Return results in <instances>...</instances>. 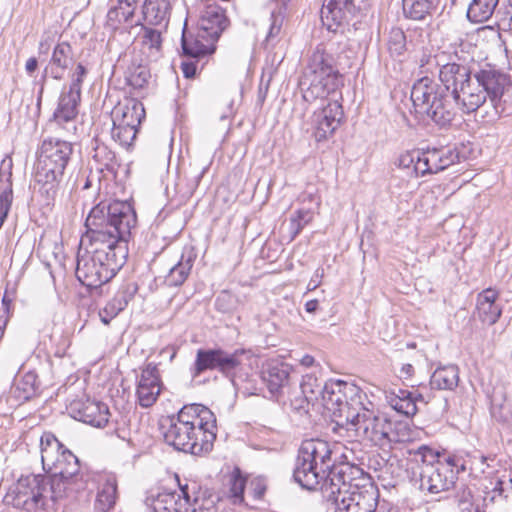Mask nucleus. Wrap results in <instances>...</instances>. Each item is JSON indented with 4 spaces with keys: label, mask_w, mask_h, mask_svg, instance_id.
Listing matches in <instances>:
<instances>
[{
    "label": "nucleus",
    "mask_w": 512,
    "mask_h": 512,
    "mask_svg": "<svg viewBox=\"0 0 512 512\" xmlns=\"http://www.w3.org/2000/svg\"><path fill=\"white\" fill-rule=\"evenodd\" d=\"M487 100L485 89L477 79L476 71L470 76L457 94L452 98L453 104L465 114L477 111Z\"/></svg>",
    "instance_id": "nucleus-19"
},
{
    "label": "nucleus",
    "mask_w": 512,
    "mask_h": 512,
    "mask_svg": "<svg viewBox=\"0 0 512 512\" xmlns=\"http://www.w3.org/2000/svg\"><path fill=\"white\" fill-rule=\"evenodd\" d=\"M267 489V485L265 479L262 477L254 478L250 483V491L253 494V497L257 500H260L265 495Z\"/></svg>",
    "instance_id": "nucleus-55"
},
{
    "label": "nucleus",
    "mask_w": 512,
    "mask_h": 512,
    "mask_svg": "<svg viewBox=\"0 0 512 512\" xmlns=\"http://www.w3.org/2000/svg\"><path fill=\"white\" fill-rule=\"evenodd\" d=\"M144 118V106L136 99H128L124 103H119L112 111L113 124L124 125L126 127L129 126L138 129Z\"/></svg>",
    "instance_id": "nucleus-26"
},
{
    "label": "nucleus",
    "mask_w": 512,
    "mask_h": 512,
    "mask_svg": "<svg viewBox=\"0 0 512 512\" xmlns=\"http://www.w3.org/2000/svg\"><path fill=\"white\" fill-rule=\"evenodd\" d=\"M504 407H497L496 405H492L491 414L497 420L501 422H505L509 418V411L504 412Z\"/></svg>",
    "instance_id": "nucleus-59"
},
{
    "label": "nucleus",
    "mask_w": 512,
    "mask_h": 512,
    "mask_svg": "<svg viewBox=\"0 0 512 512\" xmlns=\"http://www.w3.org/2000/svg\"><path fill=\"white\" fill-rule=\"evenodd\" d=\"M138 129L124 125L113 124L111 137L121 146L129 148L136 139Z\"/></svg>",
    "instance_id": "nucleus-50"
},
{
    "label": "nucleus",
    "mask_w": 512,
    "mask_h": 512,
    "mask_svg": "<svg viewBox=\"0 0 512 512\" xmlns=\"http://www.w3.org/2000/svg\"><path fill=\"white\" fill-rule=\"evenodd\" d=\"M92 159L101 172L104 170L115 172L119 166L115 152L97 138L92 140Z\"/></svg>",
    "instance_id": "nucleus-35"
},
{
    "label": "nucleus",
    "mask_w": 512,
    "mask_h": 512,
    "mask_svg": "<svg viewBox=\"0 0 512 512\" xmlns=\"http://www.w3.org/2000/svg\"><path fill=\"white\" fill-rule=\"evenodd\" d=\"M386 440L388 449H391L393 444L410 442L412 430L407 422L389 420Z\"/></svg>",
    "instance_id": "nucleus-46"
},
{
    "label": "nucleus",
    "mask_w": 512,
    "mask_h": 512,
    "mask_svg": "<svg viewBox=\"0 0 512 512\" xmlns=\"http://www.w3.org/2000/svg\"><path fill=\"white\" fill-rule=\"evenodd\" d=\"M304 75L306 79L310 76L323 79L336 78V82L342 83V76L336 68L334 56L320 46L310 56Z\"/></svg>",
    "instance_id": "nucleus-23"
},
{
    "label": "nucleus",
    "mask_w": 512,
    "mask_h": 512,
    "mask_svg": "<svg viewBox=\"0 0 512 512\" xmlns=\"http://www.w3.org/2000/svg\"><path fill=\"white\" fill-rule=\"evenodd\" d=\"M230 298V295L228 293H221L215 302V305L218 310L226 312L229 310V307L225 304V302Z\"/></svg>",
    "instance_id": "nucleus-60"
},
{
    "label": "nucleus",
    "mask_w": 512,
    "mask_h": 512,
    "mask_svg": "<svg viewBox=\"0 0 512 512\" xmlns=\"http://www.w3.org/2000/svg\"><path fill=\"white\" fill-rule=\"evenodd\" d=\"M74 63V50L67 41L58 42L52 50L51 58L48 62L51 69V78L57 81L63 79L66 71Z\"/></svg>",
    "instance_id": "nucleus-29"
},
{
    "label": "nucleus",
    "mask_w": 512,
    "mask_h": 512,
    "mask_svg": "<svg viewBox=\"0 0 512 512\" xmlns=\"http://www.w3.org/2000/svg\"><path fill=\"white\" fill-rule=\"evenodd\" d=\"M136 292L137 286L134 284L122 286L115 296L105 305L104 312L110 317H116L134 298Z\"/></svg>",
    "instance_id": "nucleus-37"
},
{
    "label": "nucleus",
    "mask_w": 512,
    "mask_h": 512,
    "mask_svg": "<svg viewBox=\"0 0 512 512\" xmlns=\"http://www.w3.org/2000/svg\"><path fill=\"white\" fill-rule=\"evenodd\" d=\"M133 16L134 8L124 6L122 1H118V5L108 11L106 25L112 30H117L123 23L132 25Z\"/></svg>",
    "instance_id": "nucleus-47"
},
{
    "label": "nucleus",
    "mask_w": 512,
    "mask_h": 512,
    "mask_svg": "<svg viewBox=\"0 0 512 512\" xmlns=\"http://www.w3.org/2000/svg\"><path fill=\"white\" fill-rule=\"evenodd\" d=\"M116 499L117 482L115 478L109 477L97 493L95 509L99 512H109L114 507Z\"/></svg>",
    "instance_id": "nucleus-40"
},
{
    "label": "nucleus",
    "mask_w": 512,
    "mask_h": 512,
    "mask_svg": "<svg viewBox=\"0 0 512 512\" xmlns=\"http://www.w3.org/2000/svg\"><path fill=\"white\" fill-rule=\"evenodd\" d=\"M229 497L234 504H241L244 502V490L246 486V479L242 476L239 468H235L231 474L229 481Z\"/></svg>",
    "instance_id": "nucleus-49"
},
{
    "label": "nucleus",
    "mask_w": 512,
    "mask_h": 512,
    "mask_svg": "<svg viewBox=\"0 0 512 512\" xmlns=\"http://www.w3.org/2000/svg\"><path fill=\"white\" fill-rule=\"evenodd\" d=\"M52 43V39L50 37L44 38L39 43V53L47 54Z\"/></svg>",
    "instance_id": "nucleus-63"
},
{
    "label": "nucleus",
    "mask_w": 512,
    "mask_h": 512,
    "mask_svg": "<svg viewBox=\"0 0 512 512\" xmlns=\"http://www.w3.org/2000/svg\"><path fill=\"white\" fill-rule=\"evenodd\" d=\"M319 302L316 299L309 300L305 304V310L308 313H315L318 309Z\"/></svg>",
    "instance_id": "nucleus-64"
},
{
    "label": "nucleus",
    "mask_w": 512,
    "mask_h": 512,
    "mask_svg": "<svg viewBox=\"0 0 512 512\" xmlns=\"http://www.w3.org/2000/svg\"><path fill=\"white\" fill-rule=\"evenodd\" d=\"M90 250L77 255L76 277L89 289L100 288L109 282L123 266L126 258L125 247L116 249L90 244Z\"/></svg>",
    "instance_id": "nucleus-7"
},
{
    "label": "nucleus",
    "mask_w": 512,
    "mask_h": 512,
    "mask_svg": "<svg viewBox=\"0 0 512 512\" xmlns=\"http://www.w3.org/2000/svg\"><path fill=\"white\" fill-rule=\"evenodd\" d=\"M388 50L392 56L400 57L404 55L410 47H414L412 39H408L404 31L399 27H393L389 32Z\"/></svg>",
    "instance_id": "nucleus-44"
},
{
    "label": "nucleus",
    "mask_w": 512,
    "mask_h": 512,
    "mask_svg": "<svg viewBox=\"0 0 512 512\" xmlns=\"http://www.w3.org/2000/svg\"><path fill=\"white\" fill-rule=\"evenodd\" d=\"M87 75V67L81 62L77 63L75 68L68 74L69 84L66 85L67 90L81 95L82 84Z\"/></svg>",
    "instance_id": "nucleus-53"
},
{
    "label": "nucleus",
    "mask_w": 512,
    "mask_h": 512,
    "mask_svg": "<svg viewBox=\"0 0 512 512\" xmlns=\"http://www.w3.org/2000/svg\"><path fill=\"white\" fill-rule=\"evenodd\" d=\"M417 158H421V151H407L399 156L397 165L400 168L413 167V170L416 173V166L418 162Z\"/></svg>",
    "instance_id": "nucleus-54"
},
{
    "label": "nucleus",
    "mask_w": 512,
    "mask_h": 512,
    "mask_svg": "<svg viewBox=\"0 0 512 512\" xmlns=\"http://www.w3.org/2000/svg\"><path fill=\"white\" fill-rule=\"evenodd\" d=\"M137 223L136 213L126 201H101L88 214L86 233L81 238V245L89 241L93 245L107 248L125 247L131 237V231Z\"/></svg>",
    "instance_id": "nucleus-3"
},
{
    "label": "nucleus",
    "mask_w": 512,
    "mask_h": 512,
    "mask_svg": "<svg viewBox=\"0 0 512 512\" xmlns=\"http://www.w3.org/2000/svg\"><path fill=\"white\" fill-rule=\"evenodd\" d=\"M410 98L416 114L427 116L440 127L450 126L456 117V107L450 95L427 76L413 84Z\"/></svg>",
    "instance_id": "nucleus-8"
},
{
    "label": "nucleus",
    "mask_w": 512,
    "mask_h": 512,
    "mask_svg": "<svg viewBox=\"0 0 512 512\" xmlns=\"http://www.w3.org/2000/svg\"><path fill=\"white\" fill-rule=\"evenodd\" d=\"M73 144L56 137L43 139L38 150L35 181L41 193L54 198L72 161Z\"/></svg>",
    "instance_id": "nucleus-6"
},
{
    "label": "nucleus",
    "mask_w": 512,
    "mask_h": 512,
    "mask_svg": "<svg viewBox=\"0 0 512 512\" xmlns=\"http://www.w3.org/2000/svg\"><path fill=\"white\" fill-rule=\"evenodd\" d=\"M243 349L229 352L222 348L198 349L194 364L191 368L192 378L199 377L204 371L217 370L222 375L231 379L237 386L235 373L242 364Z\"/></svg>",
    "instance_id": "nucleus-10"
},
{
    "label": "nucleus",
    "mask_w": 512,
    "mask_h": 512,
    "mask_svg": "<svg viewBox=\"0 0 512 512\" xmlns=\"http://www.w3.org/2000/svg\"><path fill=\"white\" fill-rule=\"evenodd\" d=\"M184 424L186 426L198 427L199 430L206 429L216 432V417L214 413L204 405L190 404L183 406L176 416H168L161 423V428L166 427V423Z\"/></svg>",
    "instance_id": "nucleus-15"
},
{
    "label": "nucleus",
    "mask_w": 512,
    "mask_h": 512,
    "mask_svg": "<svg viewBox=\"0 0 512 512\" xmlns=\"http://www.w3.org/2000/svg\"><path fill=\"white\" fill-rule=\"evenodd\" d=\"M71 417L94 427H104L109 421L110 411L105 403L87 399H77L70 403Z\"/></svg>",
    "instance_id": "nucleus-18"
},
{
    "label": "nucleus",
    "mask_w": 512,
    "mask_h": 512,
    "mask_svg": "<svg viewBox=\"0 0 512 512\" xmlns=\"http://www.w3.org/2000/svg\"><path fill=\"white\" fill-rule=\"evenodd\" d=\"M151 77L148 67L141 63L132 62L126 72L125 81L135 90L143 89Z\"/></svg>",
    "instance_id": "nucleus-45"
},
{
    "label": "nucleus",
    "mask_w": 512,
    "mask_h": 512,
    "mask_svg": "<svg viewBox=\"0 0 512 512\" xmlns=\"http://www.w3.org/2000/svg\"><path fill=\"white\" fill-rule=\"evenodd\" d=\"M48 77H51V69L49 70V66L46 65V67L44 68V70L42 72L41 77L37 81H35V84L39 87L38 92H37L38 103H40V101L43 97L44 90H45V87L48 82Z\"/></svg>",
    "instance_id": "nucleus-56"
},
{
    "label": "nucleus",
    "mask_w": 512,
    "mask_h": 512,
    "mask_svg": "<svg viewBox=\"0 0 512 512\" xmlns=\"http://www.w3.org/2000/svg\"><path fill=\"white\" fill-rule=\"evenodd\" d=\"M81 102V95L67 90L63 86L58 99V105L53 113V118L58 124L70 122L78 115V107Z\"/></svg>",
    "instance_id": "nucleus-31"
},
{
    "label": "nucleus",
    "mask_w": 512,
    "mask_h": 512,
    "mask_svg": "<svg viewBox=\"0 0 512 512\" xmlns=\"http://www.w3.org/2000/svg\"><path fill=\"white\" fill-rule=\"evenodd\" d=\"M344 119V111L338 100L329 101L315 111L311 118L312 135L317 142L328 140L334 135Z\"/></svg>",
    "instance_id": "nucleus-13"
},
{
    "label": "nucleus",
    "mask_w": 512,
    "mask_h": 512,
    "mask_svg": "<svg viewBox=\"0 0 512 512\" xmlns=\"http://www.w3.org/2000/svg\"><path fill=\"white\" fill-rule=\"evenodd\" d=\"M368 405L372 403L367 401L366 394L357 386L355 395L345 396L340 419H343L348 426L356 420V415H361L370 409Z\"/></svg>",
    "instance_id": "nucleus-34"
},
{
    "label": "nucleus",
    "mask_w": 512,
    "mask_h": 512,
    "mask_svg": "<svg viewBox=\"0 0 512 512\" xmlns=\"http://www.w3.org/2000/svg\"><path fill=\"white\" fill-rule=\"evenodd\" d=\"M171 11L170 0H145L142 20L151 26H166Z\"/></svg>",
    "instance_id": "nucleus-32"
},
{
    "label": "nucleus",
    "mask_w": 512,
    "mask_h": 512,
    "mask_svg": "<svg viewBox=\"0 0 512 512\" xmlns=\"http://www.w3.org/2000/svg\"><path fill=\"white\" fill-rule=\"evenodd\" d=\"M459 370L455 365L437 368L431 376L430 385L440 390H453L458 386Z\"/></svg>",
    "instance_id": "nucleus-36"
},
{
    "label": "nucleus",
    "mask_w": 512,
    "mask_h": 512,
    "mask_svg": "<svg viewBox=\"0 0 512 512\" xmlns=\"http://www.w3.org/2000/svg\"><path fill=\"white\" fill-rule=\"evenodd\" d=\"M499 0H472L468 6L467 18L473 23H483L489 20Z\"/></svg>",
    "instance_id": "nucleus-41"
},
{
    "label": "nucleus",
    "mask_w": 512,
    "mask_h": 512,
    "mask_svg": "<svg viewBox=\"0 0 512 512\" xmlns=\"http://www.w3.org/2000/svg\"><path fill=\"white\" fill-rule=\"evenodd\" d=\"M323 277L324 269L322 267L317 268L308 283V290L313 291L317 289L320 286Z\"/></svg>",
    "instance_id": "nucleus-57"
},
{
    "label": "nucleus",
    "mask_w": 512,
    "mask_h": 512,
    "mask_svg": "<svg viewBox=\"0 0 512 512\" xmlns=\"http://www.w3.org/2000/svg\"><path fill=\"white\" fill-rule=\"evenodd\" d=\"M196 259V253L192 248L184 249L180 260L175 264L165 277L168 286H181L188 278Z\"/></svg>",
    "instance_id": "nucleus-33"
},
{
    "label": "nucleus",
    "mask_w": 512,
    "mask_h": 512,
    "mask_svg": "<svg viewBox=\"0 0 512 512\" xmlns=\"http://www.w3.org/2000/svg\"><path fill=\"white\" fill-rule=\"evenodd\" d=\"M323 498L335 512H375L379 490L371 477L355 464L339 466L331 482L320 486Z\"/></svg>",
    "instance_id": "nucleus-2"
},
{
    "label": "nucleus",
    "mask_w": 512,
    "mask_h": 512,
    "mask_svg": "<svg viewBox=\"0 0 512 512\" xmlns=\"http://www.w3.org/2000/svg\"><path fill=\"white\" fill-rule=\"evenodd\" d=\"M181 69L186 78H193L196 75L197 66L192 61H184L181 64Z\"/></svg>",
    "instance_id": "nucleus-58"
},
{
    "label": "nucleus",
    "mask_w": 512,
    "mask_h": 512,
    "mask_svg": "<svg viewBox=\"0 0 512 512\" xmlns=\"http://www.w3.org/2000/svg\"><path fill=\"white\" fill-rule=\"evenodd\" d=\"M359 10L358 0H325L321 8V21L329 31L337 32Z\"/></svg>",
    "instance_id": "nucleus-16"
},
{
    "label": "nucleus",
    "mask_w": 512,
    "mask_h": 512,
    "mask_svg": "<svg viewBox=\"0 0 512 512\" xmlns=\"http://www.w3.org/2000/svg\"><path fill=\"white\" fill-rule=\"evenodd\" d=\"M341 82H336V78L323 79L310 76L304 77L301 82L302 97L306 102H312L316 99H323L330 94H335Z\"/></svg>",
    "instance_id": "nucleus-28"
},
{
    "label": "nucleus",
    "mask_w": 512,
    "mask_h": 512,
    "mask_svg": "<svg viewBox=\"0 0 512 512\" xmlns=\"http://www.w3.org/2000/svg\"><path fill=\"white\" fill-rule=\"evenodd\" d=\"M460 512H481V510L475 507L472 502L461 500Z\"/></svg>",
    "instance_id": "nucleus-62"
},
{
    "label": "nucleus",
    "mask_w": 512,
    "mask_h": 512,
    "mask_svg": "<svg viewBox=\"0 0 512 512\" xmlns=\"http://www.w3.org/2000/svg\"><path fill=\"white\" fill-rule=\"evenodd\" d=\"M389 418L369 409L361 415H356V420L348 425L347 430H353L357 437L370 442L374 446L385 450Z\"/></svg>",
    "instance_id": "nucleus-11"
},
{
    "label": "nucleus",
    "mask_w": 512,
    "mask_h": 512,
    "mask_svg": "<svg viewBox=\"0 0 512 512\" xmlns=\"http://www.w3.org/2000/svg\"><path fill=\"white\" fill-rule=\"evenodd\" d=\"M349 462H337L333 446L322 439H307L301 443L293 477L302 488L314 490L322 482H331L336 468Z\"/></svg>",
    "instance_id": "nucleus-5"
},
{
    "label": "nucleus",
    "mask_w": 512,
    "mask_h": 512,
    "mask_svg": "<svg viewBox=\"0 0 512 512\" xmlns=\"http://www.w3.org/2000/svg\"><path fill=\"white\" fill-rule=\"evenodd\" d=\"M357 391V385L343 380H329L326 382V390L321 398L324 407L332 412L335 417H341L345 396H353Z\"/></svg>",
    "instance_id": "nucleus-24"
},
{
    "label": "nucleus",
    "mask_w": 512,
    "mask_h": 512,
    "mask_svg": "<svg viewBox=\"0 0 512 512\" xmlns=\"http://www.w3.org/2000/svg\"><path fill=\"white\" fill-rule=\"evenodd\" d=\"M386 402L398 413L413 416L417 413V400H422L421 394L414 395L411 391L402 388H393L384 391Z\"/></svg>",
    "instance_id": "nucleus-30"
},
{
    "label": "nucleus",
    "mask_w": 512,
    "mask_h": 512,
    "mask_svg": "<svg viewBox=\"0 0 512 512\" xmlns=\"http://www.w3.org/2000/svg\"><path fill=\"white\" fill-rule=\"evenodd\" d=\"M160 392L161 378L158 366L152 362L147 363L142 369L136 391L140 406L151 407L157 401Z\"/></svg>",
    "instance_id": "nucleus-20"
},
{
    "label": "nucleus",
    "mask_w": 512,
    "mask_h": 512,
    "mask_svg": "<svg viewBox=\"0 0 512 512\" xmlns=\"http://www.w3.org/2000/svg\"><path fill=\"white\" fill-rule=\"evenodd\" d=\"M37 389V375L34 372H28L17 383L15 392H18V398L29 400L36 395Z\"/></svg>",
    "instance_id": "nucleus-48"
},
{
    "label": "nucleus",
    "mask_w": 512,
    "mask_h": 512,
    "mask_svg": "<svg viewBox=\"0 0 512 512\" xmlns=\"http://www.w3.org/2000/svg\"><path fill=\"white\" fill-rule=\"evenodd\" d=\"M312 219L313 213L310 210H297L290 218L289 230L291 240L295 239Z\"/></svg>",
    "instance_id": "nucleus-51"
},
{
    "label": "nucleus",
    "mask_w": 512,
    "mask_h": 512,
    "mask_svg": "<svg viewBox=\"0 0 512 512\" xmlns=\"http://www.w3.org/2000/svg\"><path fill=\"white\" fill-rule=\"evenodd\" d=\"M228 25L229 20L221 7L208 6L199 21L198 36L215 43Z\"/></svg>",
    "instance_id": "nucleus-22"
},
{
    "label": "nucleus",
    "mask_w": 512,
    "mask_h": 512,
    "mask_svg": "<svg viewBox=\"0 0 512 512\" xmlns=\"http://www.w3.org/2000/svg\"><path fill=\"white\" fill-rule=\"evenodd\" d=\"M439 0H402L403 13L407 18L423 20L437 8Z\"/></svg>",
    "instance_id": "nucleus-39"
},
{
    "label": "nucleus",
    "mask_w": 512,
    "mask_h": 512,
    "mask_svg": "<svg viewBox=\"0 0 512 512\" xmlns=\"http://www.w3.org/2000/svg\"><path fill=\"white\" fill-rule=\"evenodd\" d=\"M459 159L460 153L456 147L428 148L421 151V158H417L416 176L438 173L457 163Z\"/></svg>",
    "instance_id": "nucleus-14"
},
{
    "label": "nucleus",
    "mask_w": 512,
    "mask_h": 512,
    "mask_svg": "<svg viewBox=\"0 0 512 512\" xmlns=\"http://www.w3.org/2000/svg\"><path fill=\"white\" fill-rule=\"evenodd\" d=\"M40 451L43 469L51 473V477L22 476L6 496L8 503L24 512H48L68 490L79 491L87 483L79 459L53 433L42 434Z\"/></svg>",
    "instance_id": "nucleus-1"
},
{
    "label": "nucleus",
    "mask_w": 512,
    "mask_h": 512,
    "mask_svg": "<svg viewBox=\"0 0 512 512\" xmlns=\"http://www.w3.org/2000/svg\"><path fill=\"white\" fill-rule=\"evenodd\" d=\"M181 496L175 502L174 510L164 506V500L158 497L153 503V512H217L215 499L206 492L196 494L197 485L179 484Z\"/></svg>",
    "instance_id": "nucleus-12"
},
{
    "label": "nucleus",
    "mask_w": 512,
    "mask_h": 512,
    "mask_svg": "<svg viewBox=\"0 0 512 512\" xmlns=\"http://www.w3.org/2000/svg\"><path fill=\"white\" fill-rule=\"evenodd\" d=\"M459 462L455 455L442 460L437 450L425 444L406 451V473L410 482L420 491L433 495L447 492L454 486V466Z\"/></svg>",
    "instance_id": "nucleus-4"
},
{
    "label": "nucleus",
    "mask_w": 512,
    "mask_h": 512,
    "mask_svg": "<svg viewBox=\"0 0 512 512\" xmlns=\"http://www.w3.org/2000/svg\"><path fill=\"white\" fill-rule=\"evenodd\" d=\"M136 25H141L143 30L141 37L143 49L147 50L148 57L156 60L160 55L162 47L161 31L147 27L141 23L140 19L137 20Z\"/></svg>",
    "instance_id": "nucleus-42"
},
{
    "label": "nucleus",
    "mask_w": 512,
    "mask_h": 512,
    "mask_svg": "<svg viewBox=\"0 0 512 512\" xmlns=\"http://www.w3.org/2000/svg\"><path fill=\"white\" fill-rule=\"evenodd\" d=\"M38 68V60L35 57H30L25 64V70L29 75H32Z\"/></svg>",
    "instance_id": "nucleus-61"
},
{
    "label": "nucleus",
    "mask_w": 512,
    "mask_h": 512,
    "mask_svg": "<svg viewBox=\"0 0 512 512\" xmlns=\"http://www.w3.org/2000/svg\"><path fill=\"white\" fill-rule=\"evenodd\" d=\"M202 38L197 35L196 38H189L187 37L185 30L183 31L182 39H181V46L182 51L185 56L191 57V58H200L204 57L206 55L212 54L215 51V45L214 42L211 40L206 41L207 43L204 44L202 42Z\"/></svg>",
    "instance_id": "nucleus-38"
},
{
    "label": "nucleus",
    "mask_w": 512,
    "mask_h": 512,
    "mask_svg": "<svg viewBox=\"0 0 512 512\" xmlns=\"http://www.w3.org/2000/svg\"><path fill=\"white\" fill-rule=\"evenodd\" d=\"M437 64L440 66L439 80L442 84L441 88L451 98L457 94L474 73L470 67L456 62L441 64L437 61Z\"/></svg>",
    "instance_id": "nucleus-21"
},
{
    "label": "nucleus",
    "mask_w": 512,
    "mask_h": 512,
    "mask_svg": "<svg viewBox=\"0 0 512 512\" xmlns=\"http://www.w3.org/2000/svg\"><path fill=\"white\" fill-rule=\"evenodd\" d=\"M290 366L283 362H270L263 368L261 377L272 395H279L290 383Z\"/></svg>",
    "instance_id": "nucleus-27"
},
{
    "label": "nucleus",
    "mask_w": 512,
    "mask_h": 512,
    "mask_svg": "<svg viewBox=\"0 0 512 512\" xmlns=\"http://www.w3.org/2000/svg\"><path fill=\"white\" fill-rule=\"evenodd\" d=\"M499 293L487 288L477 295L475 315L486 325L495 324L502 314V306L497 302Z\"/></svg>",
    "instance_id": "nucleus-25"
},
{
    "label": "nucleus",
    "mask_w": 512,
    "mask_h": 512,
    "mask_svg": "<svg viewBox=\"0 0 512 512\" xmlns=\"http://www.w3.org/2000/svg\"><path fill=\"white\" fill-rule=\"evenodd\" d=\"M326 382L312 373L303 376L300 388L307 402H316L322 398L326 390Z\"/></svg>",
    "instance_id": "nucleus-43"
},
{
    "label": "nucleus",
    "mask_w": 512,
    "mask_h": 512,
    "mask_svg": "<svg viewBox=\"0 0 512 512\" xmlns=\"http://www.w3.org/2000/svg\"><path fill=\"white\" fill-rule=\"evenodd\" d=\"M162 429L164 440L168 445L192 455L209 453L216 440V432L212 430L203 431L198 427L174 424L173 421L166 423V427Z\"/></svg>",
    "instance_id": "nucleus-9"
},
{
    "label": "nucleus",
    "mask_w": 512,
    "mask_h": 512,
    "mask_svg": "<svg viewBox=\"0 0 512 512\" xmlns=\"http://www.w3.org/2000/svg\"><path fill=\"white\" fill-rule=\"evenodd\" d=\"M269 20H270V26H269V31L265 38V43L267 45L271 44L273 46V45H275V43H277L279 41L281 31H282L284 15H283L281 9L272 11Z\"/></svg>",
    "instance_id": "nucleus-52"
},
{
    "label": "nucleus",
    "mask_w": 512,
    "mask_h": 512,
    "mask_svg": "<svg viewBox=\"0 0 512 512\" xmlns=\"http://www.w3.org/2000/svg\"><path fill=\"white\" fill-rule=\"evenodd\" d=\"M476 73L477 79L485 89L486 97H489L493 106L497 109L504 94L509 92L512 87L511 76L491 65H485Z\"/></svg>",
    "instance_id": "nucleus-17"
}]
</instances>
